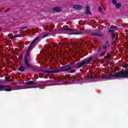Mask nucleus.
Masks as SVG:
<instances>
[{
	"instance_id": "nucleus-19",
	"label": "nucleus",
	"mask_w": 128,
	"mask_h": 128,
	"mask_svg": "<svg viewBox=\"0 0 128 128\" xmlns=\"http://www.w3.org/2000/svg\"><path fill=\"white\" fill-rule=\"evenodd\" d=\"M112 2L113 4H116V0H112Z\"/></svg>"
},
{
	"instance_id": "nucleus-14",
	"label": "nucleus",
	"mask_w": 128,
	"mask_h": 128,
	"mask_svg": "<svg viewBox=\"0 0 128 128\" xmlns=\"http://www.w3.org/2000/svg\"><path fill=\"white\" fill-rule=\"evenodd\" d=\"M92 60V58L90 57L87 60H84V61L85 62V64H88V62H90Z\"/></svg>"
},
{
	"instance_id": "nucleus-6",
	"label": "nucleus",
	"mask_w": 128,
	"mask_h": 128,
	"mask_svg": "<svg viewBox=\"0 0 128 128\" xmlns=\"http://www.w3.org/2000/svg\"><path fill=\"white\" fill-rule=\"evenodd\" d=\"M0 90H5L6 92H10V88H6V86L0 84Z\"/></svg>"
},
{
	"instance_id": "nucleus-20",
	"label": "nucleus",
	"mask_w": 128,
	"mask_h": 128,
	"mask_svg": "<svg viewBox=\"0 0 128 128\" xmlns=\"http://www.w3.org/2000/svg\"><path fill=\"white\" fill-rule=\"evenodd\" d=\"M68 34H78L76 33V32H70V33H68Z\"/></svg>"
},
{
	"instance_id": "nucleus-1",
	"label": "nucleus",
	"mask_w": 128,
	"mask_h": 128,
	"mask_svg": "<svg viewBox=\"0 0 128 128\" xmlns=\"http://www.w3.org/2000/svg\"><path fill=\"white\" fill-rule=\"evenodd\" d=\"M38 40H40V38H36L30 44V46L28 50H26L27 54L24 56V61L25 62V64L26 66L28 68H30V50L34 48L36 46L34 42Z\"/></svg>"
},
{
	"instance_id": "nucleus-12",
	"label": "nucleus",
	"mask_w": 128,
	"mask_h": 128,
	"mask_svg": "<svg viewBox=\"0 0 128 128\" xmlns=\"http://www.w3.org/2000/svg\"><path fill=\"white\" fill-rule=\"evenodd\" d=\"M26 68H28L26 66H20V67L18 68V70L20 72H24L26 70Z\"/></svg>"
},
{
	"instance_id": "nucleus-16",
	"label": "nucleus",
	"mask_w": 128,
	"mask_h": 128,
	"mask_svg": "<svg viewBox=\"0 0 128 128\" xmlns=\"http://www.w3.org/2000/svg\"><path fill=\"white\" fill-rule=\"evenodd\" d=\"M15 38H22V35L18 34L15 35Z\"/></svg>"
},
{
	"instance_id": "nucleus-9",
	"label": "nucleus",
	"mask_w": 128,
	"mask_h": 128,
	"mask_svg": "<svg viewBox=\"0 0 128 128\" xmlns=\"http://www.w3.org/2000/svg\"><path fill=\"white\" fill-rule=\"evenodd\" d=\"M53 12H62V8L54 7L53 8Z\"/></svg>"
},
{
	"instance_id": "nucleus-25",
	"label": "nucleus",
	"mask_w": 128,
	"mask_h": 128,
	"mask_svg": "<svg viewBox=\"0 0 128 128\" xmlns=\"http://www.w3.org/2000/svg\"><path fill=\"white\" fill-rule=\"evenodd\" d=\"M118 68H120L118 67H116V68H115V70H118Z\"/></svg>"
},
{
	"instance_id": "nucleus-8",
	"label": "nucleus",
	"mask_w": 128,
	"mask_h": 128,
	"mask_svg": "<svg viewBox=\"0 0 128 128\" xmlns=\"http://www.w3.org/2000/svg\"><path fill=\"white\" fill-rule=\"evenodd\" d=\"M84 64H86V63L83 60L81 62L78 63L77 66L76 68H82V66H84Z\"/></svg>"
},
{
	"instance_id": "nucleus-10",
	"label": "nucleus",
	"mask_w": 128,
	"mask_h": 128,
	"mask_svg": "<svg viewBox=\"0 0 128 128\" xmlns=\"http://www.w3.org/2000/svg\"><path fill=\"white\" fill-rule=\"evenodd\" d=\"M44 72H46V74H57L56 72V70H44Z\"/></svg>"
},
{
	"instance_id": "nucleus-15",
	"label": "nucleus",
	"mask_w": 128,
	"mask_h": 128,
	"mask_svg": "<svg viewBox=\"0 0 128 128\" xmlns=\"http://www.w3.org/2000/svg\"><path fill=\"white\" fill-rule=\"evenodd\" d=\"M116 6L117 8H120L122 6V4L120 3H117L116 4Z\"/></svg>"
},
{
	"instance_id": "nucleus-29",
	"label": "nucleus",
	"mask_w": 128,
	"mask_h": 128,
	"mask_svg": "<svg viewBox=\"0 0 128 128\" xmlns=\"http://www.w3.org/2000/svg\"><path fill=\"white\" fill-rule=\"evenodd\" d=\"M108 58L110 60V56L109 58Z\"/></svg>"
},
{
	"instance_id": "nucleus-22",
	"label": "nucleus",
	"mask_w": 128,
	"mask_h": 128,
	"mask_svg": "<svg viewBox=\"0 0 128 128\" xmlns=\"http://www.w3.org/2000/svg\"><path fill=\"white\" fill-rule=\"evenodd\" d=\"M98 10H99V12H102V8L100 7L98 8Z\"/></svg>"
},
{
	"instance_id": "nucleus-18",
	"label": "nucleus",
	"mask_w": 128,
	"mask_h": 128,
	"mask_svg": "<svg viewBox=\"0 0 128 128\" xmlns=\"http://www.w3.org/2000/svg\"><path fill=\"white\" fill-rule=\"evenodd\" d=\"M26 28H28V26H24V27L21 28H20V30H26Z\"/></svg>"
},
{
	"instance_id": "nucleus-23",
	"label": "nucleus",
	"mask_w": 128,
	"mask_h": 128,
	"mask_svg": "<svg viewBox=\"0 0 128 128\" xmlns=\"http://www.w3.org/2000/svg\"><path fill=\"white\" fill-rule=\"evenodd\" d=\"M16 38L15 35L14 36H12L10 37V40H12V38Z\"/></svg>"
},
{
	"instance_id": "nucleus-3",
	"label": "nucleus",
	"mask_w": 128,
	"mask_h": 128,
	"mask_svg": "<svg viewBox=\"0 0 128 128\" xmlns=\"http://www.w3.org/2000/svg\"><path fill=\"white\" fill-rule=\"evenodd\" d=\"M72 67L68 66H66L60 67L59 69H56V72H68L69 74H73L76 72L75 70H72Z\"/></svg>"
},
{
	"instance_id": "nucleus-7",
	"label": "nucleus",
	"mask_w": 128,
	"mask_h": 128,
	"mask_svg": "<svg viewBox=\"0 0 128 128\" xmlns=\"http://www.w3.org/2000/svg\"><path fill=\"white\" fill-rule=\"evenodd\" d=\"M72 8H74V10H80L82 8V6L80 4L74 5L73 6Z\"/></svg>"
},
{
	"instance_id": "nucleus-17",
	"label": "nucleus",
	"mask_w": 128,
	"mask_h": 128,
	"mask_svg": "<svg viewBox=\"0 0 128 128\" xmlns=\"http://www.w3.org/2000/svg\"><path fill=\"white\" fill-rule=\"evenodd\" d=\"M123 68H128V64H125L123 66Z\"/></svg>"
},
{
	"instance_id": "nucleus-11",
	"label": "nucleus",
	"mask_w": 128,
	"mask_h": 128,
	"mask_svg": "<svg viewBox=\"0 0 128 128\" xmlns=\"http://www.w3.org/2000/svg\"><path fill=\"white\" fill-rule=\"evenodd\" d=\"M48 36V34L46 33L45 32H43L42 34H40L39 37L42 38H46Z\"/></svg>"
},
{
	"instance_id": "nucleus-13",
	"label": "nucleus",
	"mask_w": 128,
	"mask_h": 128,
	"mask_svg": "<svg viewBox=\"0 0 128 128\" xmlns=\"http://www.w3.org/2000/svg\"><path fill=\"white\" fill-rule=\"evenodd\" d=\"M85 12L88 14H92V12L90 10V6H86V10Z\"/></svg>"
},
{
	"instance_id": "nucleus-28",
	"label": "nucleus",
	"mask_w": 128,
	"mask_h": 128,
	"mask_svg": "<svg viewBox=\"0 0 128 128\" xmlns=\"http://www.w3.org/2000/svg\"><path fill=\"white\" fill-rule=\"evenodd\" d=\"M114 30H118V28H115V29H114Z\"/></svg>"
},
{
	"instance_id": "nucleus-2",
	"label": "nucleus",
	"mask_w": 128,
	"mask_h": 128,
	"mask_svg": "<svg viewBox=\"0 0 128 128\" xmlns=\"http://www.w3.org/2000/svg\"><path fill=\"white\" fill-rule=\"evenodd\" d=\"M44 84L45 82L44 81L38 82L29 81L26 82V84L28 88H40V86H44Z\"/></svg>"
},
{
	"instance_id": "nucleus-24",
	"label": "nucleus",
	"mask_w": 128,
	"mask_h": 128,
	"mask_svg": "<svg viewBox=\"0 0 128 128\" xmlns=\"http://www.w3.org/2000/svg\"><path fill=\"white\" fill-rule=\"evenodd\" d=\"M102 48H100L98 49V52H100V50H102Z\"/></svg>"
},
{
	"instance_id": "nucleus-4",
	"label": "nucleus",
	"mask_w": 128,
	"mask_h": 128,
	"mask_svg": "<svg viewBox=\"0 0 128 128\" xmlns=\"http://www.w3.org/2000/svg\"><path fill=\"white\" fill-rule=\"evenodd\" d=\"M108 48V46L106 45L103 46L102 48V54H100V56H104V52H106V50Z\"/></svg>"
},
{
	"instance_id": "nucleus-27",
	"label": "nucleus",
	"mask_w": 128,
	"mask_h": 128,
	"mask_svg": "<svg viewBox=\"0 0 128 128\" xmlns=\"http://www.w3.org/2000/svg\"><path fill=\"white\" fill-rule=\"evenodd\" d=\"M20 58H21V60H22V55L21 56Z\"/></svg>"
},
{
	"instance_id": "nucleus-26",
	"label": "nucleus",
	"mask_w": 128,
	"mask_h": 128,
	"mask_svg": "<svg viewBox=\"0 0 128 128\" xmlns=\"http://www.w3.org/2000/svg\"><path fill=\"white\" fill-rule=\"evenodd\" d=\"M112 28H109L108 29V32H112Z\"/></svg>"
},
{
	"instance_id": "nucleus-21",
	"label": "nucleus",
	"mask_w": 128,
	"mask_h": 128,
	"mask_svg": "<svg viewBox=\"0 0 128 128\" xmlns=\"http://www.w3.org/2000/svg\"><path fill=\"white\" fill-rule=\"evenodd\" d=\"M5 80H6L7 82H10V78H8L6 77L5 78Z\"/></svg>"
},
{
	"instance_id": "nucleus-5",
	"label": "nucleus",
	"mask_w": 128,
	"mask_h": 128,
	"mask_svg": "<svg viewBox=\"0 0 128 128\" xmlns=\"http://www.w3.org/2000/svg\"><path fill=\"white\" fill-rule=\"evenodd\" d=\"M62 30L66 32V34H68V32H76L75 29H72L70 28H62Z\"/></svg>"
}]
</instances>
